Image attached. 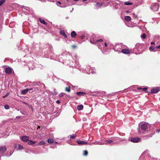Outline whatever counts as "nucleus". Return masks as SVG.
I'll return each mask as SVG.
<instances>
[{"mask_svg":"<svg viewBox=\"0 0 160 160\" xmlns=\"http://www.w3.org/2000/svg\"><path fill=\"white\" fill-rule=\"evenodd\" d=\"M148 124L147 123H142L139 124L138 132L140 133H142L144 131H148Z\"/></svg>","mask_w":160,"mask_h":160,"instance_id":"nucleus-1","label":"nucleus"},{"mask_svg":"<svg viewBox=\"0 0 160 160\" xmlns=\"http://www.w3.org/2000/svg\"><path fill=\"white\" fill-rule=\"evenodd\" d=\"M130 141L133 142L137 143L140 141V138L138 137H134L131 138L130 139Z\"/></svg>","mask_w":160,"mask_h":160,"instance_id":"nucleus-2","label":"nucleus"},{"mask_svg":"<svg viewBox=\"0 0 160 160\" xmlns=\"http://www.w3.org/2000/svg\"><path fill=\"white\" fill-rule=\"evenodd\" d=\"M7 150V148L5 146L0 147V154H2L4 153Z\"/></svg>","mask_w":160,"mask_h":160,"instance_id":"nucleus-3","label":"nucleus"},{"mask_svg":"<svg viewBox=\"0 0 160 160\" xmlns=\"http://www.w3.org/2000/svg\"><path fill=\"white\" fill-rule=\"evenodd\" d=\"M12 69L10 68H6L5 69V72L8 74H10L12 73Z\"/></svg>","mask_w":160,"mask_h":160,"instance_id":"nucleus-4","label":"nucleus"},{"mask_svg":"<svg viewBox=\"0 0 160 160\" xmlns=\"http://www.w3.org/2000/svg\"><path fill=\"white\" fill-rule=\"evenodd\" d=\"M130 51L128 49H122L121 50V52L123 53L124 54H129L130 53Z\"/></svg>","mask_w":160,"mask_h":160,"instance_id":"nucleus-5","label":"nucleus"},{"mask_svg":"<svg viewBox=\"0 0 160 160\" xmlns=\"http://www.w3.org/2000/svg\"><path fill=\"white\" fill-rule=\"evenodd\" d=\"M77 142L79 144L81 145H86L88 144V142L87 141L78 140Z\"/></svg>","mask_w":160,"mask_h":160,"instance_id":"nucleus-6","label":"nucleus"},{"mask_svg":"<svg viewBox=\"0 0 160 160\" xmlns=\"http://www.w3.org/2000/svg\"><path fill=\"white\" fill-rule=\"evenodd\" d=\"M28 137L26 136H23L22 137V140L24 142H27L28 141Z\"/></svg>","mask_w":160,"mask_h":160,"instance_id":"nucleus-7","label":"nucleus"},{"mask_svg":"<svg viewBox=\"0 0 160 160\" xmlns=\"http://www.w3.org/2000/svg\"><path fill=\"white\" fill-rule=\"evenodd\" d=\"M159 91V90L158 88H154L152 89L151 90L152 93H155L158 92Z\"/></svg>","mask_w":160,"mask_h":160,"instance_id":"nucleus-8","label":"nucleus"},{"mask_svg":"<svg viewBox=\"0 0 160 160\" xmlns=\"http://www.w3.org/2000/svg\"><path fill=\"white\" fill-rule=\"evenodd\" d=\"M77 35V33L74 31H72L71 33V36L72 38H74Z\"/></svg>","mask_w":160,"mask_h":160,"instance_id":"nucleus-9","label":"nucleus"},{"mask_svg":"<svg viewBox=\"0 0 160 160\" xmlns=\"http://www.w3.org/2000/svg\"><path fill=\"white\" fill-rule=\"evenodd\" d=\"M27 142L28 143V144L29 145H32L33 144H35L36 142L34 141L28 140Z\"/></svg>","mask_w":160,"mask_h":160,"instance_id":"nucleus-10","label":"nucleus"},{"mask_svg":"<svg viewBox=\"0 0 160 160\" xmlns=\"http://www.w3.org/2000/svg\"><path fill=\"white\" fill-rule=\"evenodd\" d=\"M77 95L79 96H83L86 94V93L83 92H77L76 93Z\"/></svg>","mask_w":160,"mask_h":160,"instance_id":"nucleus-11","label":"nucleus"},{"mask_svg":"<svg viewBox=\"0 0 160 160\" xmlns=\"http://www.w3.org/2000/svg\"><path fill=\"white\" fill-rule=\"evenodd\" d=\"M39 22L42 23L44 25H47L48 24L44 20H42L41 18L39 19Z\"/></svg>","mask_w":160,"mask_h":160,"instance_id":"nucleus-12","label":"nucleus"},{"mask_svg":"<svg viewBox=\"0 0 160 160\" xmlns=\"http://www.w3.org/2000/svg\"><path fill=\"white\" fill-rule=\"evenodd\" d=\"M158 4H155V5L152 6V8L154 9V10H157L158 9Z\"/></svg>","mask_w":160,"mask_h":160,"instance_id":"nucleus-13","label":"nucleus"},{"mask_svg":"<svg viewBox=\"0 0 160 160\" xmlns=\"http://www.w3.org/2000/svg\"><path fill=\"white\" fill-rule=\"evenodd\" d=\"M29 89L28 88L23 90L22 91V92H21L23 94H26V93H27L29 91Z\"/></svg>","mask_w":160,"mask_h":160,"instance_id":"nucleus-14","label":"nucleus"},{"mask_svg":"<svg viewBox=\"0 0 160 160\" xmlns=\"http://www.w3.org/2000/svg\"><path fill=\"white\" fill-rule=\"evenodd\" d=\"M60 33L65 38H67V36L65 34V32L64 31H60Z\"/></svg>","mask_w":160,"mask_h":160,"instance_id":"nucleus-15","label":"nucleus"},{"mask_svg":"<svg viewBox=\"0 0 160 160\" xmlns=\"http://www.w3.org/2000/svg\"><path fill=\"white\" fill-rule=\"evenodd\" d=\"M83 107L82 105H80L77 106V109L78 110H81L83 108Z\"/></svg>","mask_w":160,"mask_h":160,"instance_id":"nucleus-16","label":"nucleus"},{"mask_svg":"<svg viewBox=\"0 0 160 160\" xmlns=\"http://www.w3.org/2000/svg\"><path fill=\"white\" fill-rule=\"evenodd\" d=\"M125 20L127 21H129L131 20V18L130 17L126 16L125 17Z\"/></svg>","mask_w":160,"mask_h":160,"instance_id":"nucleus-17","label":"nucleus"},{"mask_svg":"<svg viewBox=\"0 0 160 160\" xmlns=\"http://www.w3.org/2000/svg\"><path fill=\"white\" fill-rule=\"evenodd\" d=\"M17 149L19 150L22 149L23 148V147L20 144H18L17 146Z\"/></svg>","mask_w":160,"mask_h":160,"instance_id":"nucleus-18","label":"nucleus"},{"mask_svg":"<svg viewBox=\"0 0 160 160\" xmlns=\"http://www.w3.org/2000/svg\"><path fill=\"white\" fill-rule=\"evenodd\" d=\"M48 143L51 144L54 142V140L52 139H48Z\"/></svg>","mask_w":160,"mask_h":160,"instance_id":"nucleus-19","label":"nucleus"},{"mask_svg":"<svg viewBox=\"0 0 160 160\" xmlns=\"http://www.w3.org/2000/svg\"><path fill=\"white\" fill-rule=\"evenodd\" d=\"M45 143L44 141H42L40 142H39V143H38L37 145L38 146L43 145H44L45 144Z\"/></svg>","mask_w":160,"mask_h":160,"instance_id":"nucleus-20","label":"nucleus"},{"mask_svg":"<svg viewBox=\"0 0 160 160\" xmlns=\"http://www.w3.org/2000/svg\"><path fill=\"white\" fill-rule=\"evenodd\" d=\"M106 143V144H111L112 143V141L111 140H106L105 141Z\"/></svg>","mask_w":160,"mask_h":160,"instance_id":"nucleus-21","label":"nucleus"},{"mask_svg":"<svg viewBox=\"0 0 160 160\" xmlns=\"http://www.w3.org/2000/svg\"><path fill=\"white\" fill-rule=\"evenodd\" d=\"M65 90L66 92H70V87L69 86L68 87H66L65 88Z\"/></svg>","mask_w":160,"mask_h":160,"instance_id":"nucleus-22","label":"nucleus"},{"mask_svg":"<svg viewBox=\"0 0 160 160\" xmlns=\"http://www.w3.org/2000/svg\"><path fill=\"white\" fill-rule=\"evenodd\" d=\"M103 3H97L96 4L97 6L98 7H100L103 5Z\"/></svg>","mask_w":160,"mask_h":160,"instance_id":"nucleus-23","label":"nucleus"},{"mask_svg":"<svg viewBox=\"0 0 160 160\" xmlns=\"http://www.w3.org/2000/svg\"><path fill=\"white\" fill-rule=\"evenodd\" d=\"M124 4L125 5H132V3L130 2H124Z\"/></svg>","mask_w":160,"mask_h":160,"instance_id":"nucleus-24","label":"nucleus"},{"mask_svg":"<svg viewBox=\"0 0 160 160\" xmlns=\"http://www.w3.org/2000/svg\"><path fill=\"white\" fill-rule=\"evenodd\" d=\"M90 42L92 43L93 44H96V41L93 40L92 39V38H91L90 39Z\"/></svg>","mask_w":160,"mask_h":160,"instance_id":"nucleus-25","label":"nucleus"},{"mask_svg":"<svg viewBox=\"0 0 160 160\" xmlns=\"http://www.w3.org/2000/svg\"><path fill=\"white\" fill-rule=\"evenodd\" d=\"M88 152L87 150H84L83 151V155L84 156H87L88 155Z\"/></svg>","mask_w":160,"mask_h":160,"instance_id":"nucleus-26","label":"nucleus"},{"mask_svg":"<svg viewBox=\"0 0 160 160\" xmlns=\"http://www.w3.org/2000/svg\"><path fill=\"white\" fill-rule=\"evenodd\" d=\"M5 0H0V6H1L5 2Z\"/></svg>","mask_w":160,"mask_h":160,"instance_id":"nucleus-27","label":"nucleus"},{"mask_svg":"<svg viewBox=\"0 0 160 160\" xmlns=\"http://www.w3.org/2000/svg\"><path fill=\"white\" fill-rule=\"evenodd\" d=\"M103 41V39H98V40H96V44L97 43H98V42H102Z\"/></svg>","mask_w":160,"mask_h":160,"instance_id":"nucleus-28","label":"nucleus"},{"mask_svg":"<svg viewBox=\"0 0 160 160\" xmlns=\"http://www.w3.org/2000/svg\"><path fill=\"white\" fill-rule=\"evenodd\" d=\"M141 37L143 39L146 38V34L145 33L143 34L142 35Z\"/></svg>","mask_w":160,"mask_h":160,"instance_id":"nucleus-29","label":"nucleus"},{"mask_svg":"<svg viewBox=\"0 0 160 160\" xmlns=\"http://www.w3.org/2000/svg\"><path fill=\"white\" fill-rule=\"evenodd\" d=\"M4 108L6 109H8L9 108V106L8 105H5V106H4Z\"/></svg>","mask_w":160,"mask_h":160,"instance_id":"nucleus-30","label":"nucleus"},{"mask_svg":"<svg viewBox=\"0 0 160 160\" xmlns=\"http://www.w3.org/2000/svg\"><path fill=\"white\" fill-rule=\"evenodd\" d=\"M65 94V93H60L59 96V97H62L63 96H64V95Z\"/></svg>","mask_w":160,"mask_h":160,"instance_id":"nucleus-31","label":"nucleus"},{"mask_svg":"<svg viewBox=\"0 0 160 160\" xmlns=\"http://www.w3.org/2000/svg\"><path fill=\"white\" fill-rule=\"evenodd\" d=\"M70 138H75V136L74 135H70Z\"/></svg>","mask_w":160,"mask_h":160,"instance_id":"nucleus-32","label":"nucleus"},{"mask_svg":"<svg viewBox=\"0 0 160 160\" xmlns=\"http://www.w3.org/2000/svg\"><path fill=\"white\" fill-rule=\"evenodd\" d=\"M154 49H155V48L153 46L149 48V50L151 49L152 50H153Z\"/></svg>","mask_w":160,"mask_h":160,"instance_id":"nucleus-33","label":"nucleus"},{"mask_svg":"<svg viewBox=\"0 0 160 160\" xmlns=\"http://www.w3.org/2000/svg\"><path fill=\"white\" fill-rule=\"evenodd\" d=\"M72 47L73 48H76L77 47V46L75 45H73L72 46Z\"/></svg>","mask_w":160,"mask_h":160,"instance_id":"nucleus-34","label":"nucleus"},{"mask_svg":"<svg viewBox=\"0 0 160 160\" xmlns=\"http://www.w3.org/2000/svg\"><path fill=\"white\" fill-rule=\"evenodd\" d=\"M147 88L146 87H144L143 88H142V90L143 91H145L147 89Z\"/></svg>","mask_w":160,"mask_h":160,"instance_id":"nucleus-35","label":"nucleus"},{"mask_svg":"<svg viewBox=\"0 0 160 160\" xmlns=\"http://www.w3.org/2000/svg\"><path fill=\"white\" fill-rule=\"evenodd\" d=\"M57 3L58 4H59V5H60L61 4V2L60 1H58L57 2Z\"/></svg>","mask_w":160,"mask_h":160,"instance_id":"nucleus-36","label":"nucleus"},{"mask_svg":"<svg viewBox=\"0 0 160 160\" xmlns=\"http://www.w3.org/2000/svg\"><path fill=\"white\" fill-rule=\"evenodd\" d=\"M56 102L58 104H59L60 103V101L59 100H58L56 101Z\"/></svg>","mask_w":160,"mask_h":160,"instance_id":"nucleus-37","label":"nucleus"},{"mask_svg":"<svg viewBox=\"0 0 160 160\" xmlns=\"http://www.w3.org/2000/svg\"><path fill=\"white\" fill-rule=\"evenodd\" d=\"M84 38V36H83V35H82V36H81V39H83V38Z\"/></svg>","mask_w":160,"mask_h":160,"instance_id":"nucleus-38","label":"nucleus"},{"mask_svg":"<svg viewBox=\"0 0 160 160\" xmlns=\"http://www.w3.org/2000/svg\"><path fill=\"white\" fill-rule=\"evenodd\" d=\"M104 45H105V47H107L108 46V44L106 42H105L104 43Z\"/></svg>","mask_w":160,"mask_h":160,"instance_id":"nucleus-39","label":"nucleus"},{"mask_svg":"<svg viewBox=\"0 0 160 160\" xmlns=\"http://www.w3.org/2000/svg\"><path fill=\"white\" fill-rule=\"evenodd\" d=\"M151 44L152 45H154L155 44V42H151Z\"/></svg>","mask_w":160,"mask_h":160,"instance_id":"nucleus-40","label":"nucleus"},{"mask_svg":"<svg viewBox=\"0 0 160 160\" xmlns=\"http://www.w3.org/2000/svg\"><path fill=\"white\" fill-rule=\"evenodd\" d=\"M157 131L158 133L159 132H160V129H158L157 130Z\"/></svg>","mask_w":160,"mask_h":160,"instance_id":"nucleus-41","label":"nucleus"},{"mask_svg":"<svg viewBox=\"0 0 160 160\" xmlns=\"http://www.w3.org/2000/svg\"><path fill=\"white\" fill-rule=\"evenodd\" d=\"M157 47L158 48H160V45H158V46H157Z\"/></svg>","mask_w":160,"mask_h":160,"instance_id":"nucleus-42","label":"nucleus"},{"mask_svg":"<svg viewBox=\"0 0 160 160\" xmlns=\"http://www.w3.org/2000/svg\"><path fill=\"white\" fill-rule=\"evenodd\" d=\"M138 89H142V88H137Z\"/></svg>","mask_w":160,"mask_h":160,"instance_id":"nucleus-43","label":"nucleus"},{"mask_svg":"<svg viewBox=\"0 0 160 160\" xmlns=\"http://www.w3.org/2000/svg\"><path fill=\"white\" fill-rule=\"evenodd\" d=\"M8 94H9L8 93L6 95V96L7 97V96H8Z\"/></svg>","mask_w":160,"mask_h":160,"instance_id":"nucleus-44","label":"nucleus"},{"mask_svg":"<svg viewBox=\"0 0 160 160\" xmlns=\"http://www.w3.org/2000/svg\"><path fill=\"white\" fill-rule=\"evenodd\" d=\"M6 97V95H5V96H3V98H5V97Z\"/></svg>","mask_w":160,"mask_h":160,"instance_id":"nucleus-45","label":"nucleus"},{"mask_svg":"<svg viewBox=\"0 0 160 160\" xmlns=\"http://www.w3.org/2000/svg\"><path fill=\"white\" fill-rule=\"evenodd\" d=\"M38 128H40V126H38Z\"/></svg>","mask_w":160,"mask_h":160,"instance_id":"nucleus-46","label":"nucleus"},{"mask_svg":"<svg viewBox=\"0 0 160 160\" xmlns=\"http://www.w3.org/2000/svg\"><path fill=\"white\" fill-rule=\"evenodd\" d=\"M78 0H74V1H77Z\"/></svg>","mask_w":160,"mask_h":160,"instance_id":"nucleus-47","label":"nucleus"},{"mask_svg":"<svg viewBox=\"0 0 160 160\" xmlns=\"http://www.w3.org/2000/svg\"><path fill=\"white\" fill-rule=\"evenodd\" d=\"M67 1H68V0H67Z\"/></svg>","mask_w":160,"mask_h":160,"instance_id":"nucleus-48","label":"nucleus"}]
</instances>
